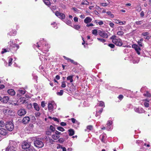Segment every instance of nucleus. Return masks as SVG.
I'll return each instance as SVG.
<instances>
[{"instance_id": "f257e3e1", "label": "nucleus", "mask_w": 151, "mask_h": 151, "mask_svg": "<svg viewBox=\"0 0 151 151\" xmlns=\"http://www.w3.org/2000/svg\"><path fill=\"white\" fill-rule=\"evenodd\" d=\"M20 41L18 39H16L14 40L11 39L8 42L9 47L7 49L3 48L2 49L1 54H3L9 51H16L19 48V46L17 43L19 42Z\"/></svg>"}, {"instance_id": "f03ea898", "label": "nucleus", "mask_w": 151, "mask_h": 151, "mask_svg": "<svg viewBox=\"0 0 151 151\" xmlns=\"http://www.w3.org/2000/svg\"><path fill=\"white\" fill-rule=\"evenodd\" d=\"M110 38L112 40V42L116 45L121 46L122 45L123 43L122 40L116 36H112Z\"/></svg>"}, {"instance_id": "7ed1b4c3", "label": "nucleus", "mask_w": 151, "mask_h": 151, "mask_svg": "<svg viewBox=\"0 0 151 151\" xmlns=\"http://www.w3.org/2000/svg\"><path fill=\"white\" fill-rule=\"evenodd\" d=\"M35 146L38 148H40L44 146L43 142L40 138H36L35 141L34 142Z\"/></svg>"}, {"instance_id": "20e7f679", "label": "nucleus", "mask_w": 151, "mask_h": 151, "mask_svg": "<svg viewBox=\"0 0 151 151\" xmlns=\"http://www.w3.org/2000/svg\"><path fill=\"white\" fill-rule=\"evenodd\" d=\"M6 128V129L9 131H12L14 129V125L12 122H7L5 124Z\"/></svg>"}, {"instance_id": "39448f33", "label": "nucleus", "mask_w": 151, "mask_h": 151, "mask_svg": "<svg viewBox=\"0 0 151 151\" xmlns=\"http://www.w3.org/2000/svg\"><path fill=\"white\" fill-rule=\"evenodd\" d=\"M56 107V104L54 101H50L49 102L48 104V109L50 111H53L54 108Z\"/></svg>"}, {"instance_id": "423d86ee", "label": "nucleus", "mask_w": 151, "mask_h": 151, "mask_svg": "<svg viewBox=\"0 0 151 151\" xmlns=\"http://www.w3.org/2000/svg\"><path fill=\"white\" fill-rule=\"evenodd\" d=\"M30 146V143L27 141L23 142L22 144V147L24 150L27 149Z\"/></svg>"}, {"instance_id": "0eeeda50", "label": "nucleus", "mask_w": 151, "mask_h": 151, "mask_svg": "<svg viewBox=\"0 0 151 151\" xmlns=\"http://www.w3.org/2000/svg\"><path fill=\"white\" fill-rule=\"evenodd\" d=\"M55 15L61 20L64 19L65 18V15L63 13L57 11L55 13Z\"/></svg>"}, {"instance_id": "6e6552de", "label": "nucleus", "mask_w": 151, "mask_h": 151, "mask_svg": "<svg viewBox=\"0 0 151 151\" xmlns=\"http://www.w3.org/2000/svg\"><path fill=\"white\" fill-rule=\"evenodd\" d=\"M27 113L25 109H19L17 112V114L20 116H22L25 115Z\"/></svg>"}, {"instance_id": "1a4fd4ad", "label": "nucleus", "mask_w": 151, "mask_h": 151, "mask_svg": "<svg viewBox=\"0 0 151 151\" xmlns=\"http://www.w3.org/2000/svg\"><path fill=\"white\" fill-rule=\"evenodd\" d=\"M100 139L102 142L106 143V134L103 133L100 136Z\"/></svg>"}, {"instance_id": "9d476101", "label": "nucleus", "mask_w": 151, "mask_h": 151, "mask_svg": "<svg viewBox=\"0 0 151 151\" xmlns=\"http://www.w3.org/2000/svg\"><path fill=\"white\" fill-rule=\"evenodd\" d=\"M9 146H10L12 148H14L16 149V148L17 146V143L15 141H10L9 142Z\"/></svg>"}, {"instance_id": "9b49d317", "label": "nucleus", "mask_w": 151, "mask_h": 151, "mask_svg": "<svg viewBox=\"0 0 151 151\" xmlns=\"http://www.w3.org/2000/svg\"><path fill=\"white\" fill-rule=\"evenodd\" d=\"M42 48L41 49L42 51H45V52H43V53L47 52L49 50V48L50 47V45L48 44H46L44 46L42 45Z\"/></svg>"}, {"instance_id": "f8f14e48", "label": "nucleus", "mask_w": 151, "mask_h": 151, "mask_svg": "<svg viewBox=\"0 0 151 151\" xmlns=\"http://www.w3.org/2000/svg\"><path fill=\"white\" fill-rule=\"evenodd\" d=\"M112 121H111L109 120L107 121L106 124V128L108 130H109L112 129Z\"/></svg>"}, {"instance_id": "ddd939ff", "label": "nucleus", "mask_w": 151, "mask_h": 151, "mask_svg": "<svg viewBox=\"0 0 151 151\" xmlns=\"http://www.w3.org/2000/svg\"><path fill=\"white\" fill-rule=\"evenodd\" d=\"M99 35L104 38H107L108 37V35L104 31H100L99 32Z\"/></svg>"}, {"instance_id": "4468645a", "label": "nucleus", "mask_w": 151, "mask_h": 151, "mask_svg": "<svg viewBox=\"0 0 151 151\" xmlns=\"http://www.w3.org/2000/svg\"><path fill=\"white\" fill-rule=\"evenodd\" d=\"M134 109L136 112L139 114L144 113L145 111L142 108L140 107H135L134 108Z\"/></svg>"}, {"instance_id": "2eb2a0df", "label": "nucleus", "mask_w": 151, "mask_h": 151, "mask_svg": "<svg viewBox=\"0 0 151 151\" xmlns=\"http://www.w3.org/2000/svg\"><path fill=\"white\" fill-rule=\"evenodd\" d=\"M132 47L133 48L135 49L137 53L139 55H140V52L139 51L141 50V49L136 44H134L132 45Z\"/></svg>"}, {"instance_id": "dca6fc26", "label": "nucleus", "mask_w": 151, "mask_h": 151, "mask_svg": "<svg viewBox=\"0 0 151 151\" xmlns=\"http://www.w3.org/2000/svg\"><path fill=\"white\" fill-rule=\"evenodd\" d=\"M17 31L15 29H12L8 33V35L9 36H14L16 35Z\"/></svg>"}, {"instance_id": "f3484780", "label": "nucleus", "mask_w": 151, "mask_h": 151, "mask_svg": "<svg viewBox=\"0 0 151 151\" xmlns=\"http://www.w3.org/2000/svg\"><path fill=\"white\" fill-rule=\"evenodd\" d=\"M30 120V118L28 116H26L23 118L22 121V122L24 124H26L28 123Z\"/></svg>"}, {"instance_id": "a211bd4d", "label": "nucleus", "mask_w": 151, "mask_h": 151, "mask_svg": "<svg viewBox=\"0 0 151 151\" xmlns=\"http://www.w3.org/2000/svg\"><path fill=\"white\" fill-rule=\"evenodd\" d=\"M63 57L65 60H67L68 62L70 61L72 63L74 64V65H77V63L76 62L74 61L73 60L68 58L65 56H64Z\"/></svg>"}, {"instance_id": "6ab92c4d", "label": "nucleus", "mask_w": 151, "mask_h": 151, "mask_svg": "<svg viewBox=\"0 0 151 151\" xmlns=\"http://www.w3.org/2000/svg\"><path fill=\"white\" fill-rule=\"evenodd\" d=\"M7 93L9 95L12 96L14 95L16 93L15 91L13 89H9L8 90Z\"/></svg>"}, {"instance_id": "aec40b11", "label": "nucleus", "mask_w": 151, "mask_h": 151, "mask_svg": "<svg viewBox=\"0 0 151 151\" xmlns=\"http://www.w3.org/2000/svg\"><path fill=\"white\" fill-rule=\"evenodd\" d=\"M6 130L2 128H0V134L3 135H5L7 133Z\"/></svg>"}, {"instance_id": "412c9836", "label": "nucleus", "mask_w": 151, "mask_h": 151, "mask_svg": "<svg viewBox=\"0 0 151 151\" xmlns=\"http://www.w3.org/2000/svg\"><path fill=\"white\" fill-rule=\"evenodd\" d=\"M39 54H40V55H39L40 56V59L41 61H44L45 62L47 61V59L46 58H45V55L41 54V53H39Z\"/></svg>"}, {"instance_id": "4be33fe9", "label": "nucleus", "mask_w": 151, "mask_h": 151, "mask_svg": "<svg viewBox=\"0 0 151 151\" xmlns=\"http://www.w3.org/2000/svg\"><path fill=\"white\" fill-rule=\"evenodd\" d=\"M3 103H6L9 100V98L7 96H4L2 99Z\"/></svg>"}, {"instance_id": "5701e85b", "label": "nucleus", "mask_w": 151, "mask_h": 151, "mask_svg": "<svg viewBox=\"0 0 151 151\" xmlns=\"http://www.w3.org/2000/svg\"><path fill=\"white\" fill-rule=\"evenodd\" d=\"M33 106L35 109L37 111L40 110V107L38 104L36 103L33 104Z\"/></svg>"}, {"instance_id": "b1692460", "label": "nucleus", "mask_w": 151, "mask_h": 151, "mask_svg": "<svg viewBox=\"0 0 151 151\" xmlns=\"http://www.w3.org/2000/svg\"><path fill=\"white\" fill-rule=\"evenodd\" d=\"M92 19L90 17H86L84 20V22L86 24H87L91 22Z\"/></svg>"}, {"instance_id": "393cba45", "label": "nucleus", "mask_w": 151, "mask_h": 151, "mask_svg": "<svg viewBox=\"0 0 151 151\" xmlns=\"http://www.w3.org/2000/svg\"><path fill=\"white\" fill-rule=\"evenodd\" d=\"M132 61L134 63H138L139 61V58H133Z\"/></svg>"}, {"instance_id": "a878e982", "label": "nucleus", "mask_w": 151, "mask_h": 151, "mask_svg": "<svg viewBox=\"0 0 151 151\" xmlns=\"http://www.w3.org/2000/svg\"><path fill=\"white\" fill-rule=\"evenodd\" d=\"M16 149L14 148L11 147L10 146H8L6 148V151H16Z\"/></svg>"}, {"instance_id": "bb28decb", "label": "nucleus", "mask_w": 151, "mask_h": 151, "mask_svg": "<svg viewBox=\"0 0 151 151\" xmlns=\"http://www.w3.org/2000/svg\"><path fill=\"white\" fill-rule=\"evenodd\" d=\"M68 134L69 136H71L73 135L74 134V131L72 129H70L68 130Z\"/></svg>"}, {"instance_id": "cd10ccee", "label": "nucleus", "mask_w": 151, "mask_h": 151, "mask_svg": "<svg viewBox=\"0 0 151 151\" xmlns=\"http://www.w3.org/2000/svg\"><path fill=\"white\" fill-rule=\"evenodd\" d=\"M8 66H10L12 64V62L13 60V58L11 57H9L8 58Z\"/></svg>"}, {"instance_id": "c85d7f7f", "label": "nucleus", "mask_w": 151, "mask_h": 151, "mask_svg": "<svg viewBox=\"0 0 151 151\" xmlns=\"http://www.w3.org/2000/svg\"><path fill=\"white\" fill-rule=\"evenodd\" d=\"M73 76H69L67 77V79L68 81H69L70 83H72L73 81Z\"/></svg>"}, {"instance_id": "c756f323", "label": "nucleus", "mask_w": 151, "mask_h": 151, "mask_svg": "<svg viewBox=\"0 0 151 151\" xmlns=\"http://www.w3.org/2000/svg\"><path fill=\"white\" fill-rule=\"evenodd\" d=\"M52 137L53 139L54 140H57L59 139L60 137L59 135H57L55 133V134H52Z\"/></svg>"}, {"instance_id": "7c9ffc66", "label": "nucleus", "mask_w": 151, "mask_h": 151, "mask_svg": "<svg viewBox=\"0 0 151 151\" xmlns=\"http://www.w3.org/2000/svg\"><path fill=\"white\" fill-rule=\"evenodd\" d=\"M71 119L72 121V122L73 123L76 124L78 125H79V122L77 120H76L75 119L72 118H71Z\"/></svg>"}, {"instance_id": "2f4dec72", "label": "nucleus", "mask_w": 151, "mask_h": 151, "mask_svg": "<svg viewBox=\"0 0 151 151\" xmlns=\"http://www.w3.org/2000/svg\"><path fill=\"white\" fill-rule=\"evenodd\" d=\"M93 129V126L92 125H89L87 127L86 129L85 130L86 131H89Z\"/></svg>"}, {"instance_id": "473e14b6", "label": "nucleus", "mask_w": 151, "mask_h": 151, "mask_svg": "<svg viewBox=\"0 0 151 151\" xmlns=\"http://www.w3.org/2000/svg\"><path fill=\"white\" fill-rule=\"evenodd\" d=\"M72 27L77 30H78L80 28V26L77 24H75L73 26H72Z\"/></svg>"}, {"instance_id": "72a5a7b5", "label": "nucleus", "mask_w": 151, "mask_h": 151, "mask_svg": "<svg viewBox=\"0 0 151 151\" xmlns=\"http://www.w3.org/2000/svg\"><path fill=\"white\" fill-rule=\"evenodd\" d=\"M97 105L102 107H104L105 106L104 102L102 101L99 102V103L97 104Z\"/></svg>"}, {"instance_id": "f704fd0d", "label": "nucleus", "mask_w": 151, "mask_h": 151, "mask_svg": "<svg viewBox=\"0 0 151 151\" xmlns=\"http://www.w3.org/2000/svg\"><path fill=\"white\" fill-rule=\"evenodd\" d=\"M43 2L46 5L48 6L50 5V2L48 0H44Z\"/></svg>"}, {"instance_id": "c9c22d12", "label": "nucleus", "mask_w": 151, "mask_h": 151, "mask_svg": "<svg viewBox=\"0 0 151 151\" xmlns=\"http://www.w3.org/2000/svg\"><path fill=\"white\" fill-rule=\"evenodd\" d=\"M95 22L97 24H98L99 25H102L104 23L102 21H100L99 22H98L97 20H95Z\"/></svg>"}, {"instance_id": "e433bc0d", "label": "nucleus", "mask_w": 151, "mask_h": 151, "mask_svg": "<svg viewBox=\"0 0 151 151\" xmlns=\"http://www.w3.org/2000/svg\"><path fill=\"white\" fill-rule=\"evenodd\" d=\"M27 151H35V149L33 147L30 146V147L27 149Z\"/></svg>"}, {"instance_id": "4c0bfd02", "label": "nucleus", "mask_w": 151, "mask_h": 151, "mask_svg": "<svg viewBox=\"0 0 151 151\" xmlns=\"http://www.w3.org/2000/svg\"><path fill=\"white\" fill-rule=\"evenodd\" d=\"M65 22L68 25L72 27L71 26V22L70 20H68Z\"/></svg>"}, {"instance_id": "58836bf2", "label": "nucleus", "mask_w": 151, "mask_h": 151, "mask_svg": "<svg viewBox=\"0 0 151 151\" xmlns=\"http://www.w3.org/2000/svg\"><path fill=\"white\" fill-rule=\"evenodd\" d=\"M92 33L93 34L96 35L97 34V29H94L92 30Z\"/></svg>"}, {"instance_id": "ea45409f", "label": "nucleus", "mask_w": 151, "mask_h": 151, "mask_svg": "<svg viewBox=\"0 0 151 151\" xmlns=\"http://www.w3.org/2000/svg\"><path fill=\"white\" fill-rule=\"evenodd\" d=\"M143 41V39H140L138 42V44L139 45L140 47H142V42Z\"/></svg>"}, {"instance_id": "a19ab883", "label": "nucleus", "mask_w": 151, "mask_h": 151, "mask_svg": "<svg viewBox=\"0 0 151 151\" xmlns=\"http://www.w3.org/2000/svg\"><path fill=\"white\" fill-rule=\"evenodd\" d=\"M97 39L99 41H100L103 43H104L106 42V40L103 38H97Z\"/></svg>"}, {"instance_id": "79ce46f5", "label": "nucleus", "mask_w": 151, "mask_h": 151, "mask_svg": "<svg viewBox=\"0 0 151 151\" xmlns=\"http://www.w3.org/2000/svg\"><path fill=\"white\" fill-rule=\"evenodd\" d=\"M57 129L58 130L61 132H63L65 130L63 128L60 127H58Z\"/></svg>"}, {"instance_id": "37998d69", "label": "nucleus", "mask_w": 151, "mask_h": 151, "mask_svg": "<svg viewBox=\"0 0 151 151\" xmlns=\"http://www.w3.org/2000/svg\"><path fill=\"white\" fill-rule=\"evenodd\" d=\"M5 124L3 121H0V127H3L5 126Z\"/></svg>"}, {"instance_id": "c03bdc74", "label": "nucleus", "mask_w": 151, "mask_h": 151, "mask_svg": "<svg viewBox=\"0 0 151 151\" xmlns=\"http://www.w3.org/2000/svg\"><path fill=\"white\" fill-rule=\"evenodd\" d=\"M40 42H38L37 43V45H36V47L38 48L39 49H40L41 48H39L41 46V45L40 44Z\"/></svg>"}, {"instance_id": "a18cd8bd", "label": "nucleus", "mask_w": 151, "mask_h": 151, "mask_svg": "<svg viewBox=\"0 0 151 151\" xmlns=\"http://www.w3.org/2000/svg\"><path fill=\"white\" fill-rule=\"evenodd\" d=\"M50 129L52 132H54L55 130V128L52 125L50 126Z\"/></svg>"}, {"instance_id": "49530a36", "label": "nucleus", "mask_w": 151, "mask_h": 151, "mask_svg": "<svg viewBox=\"0 0 151 151\" xmlns=\"http://www.w3.org/2000/svg\"><path fill=\"white\" fill-rule=\"evenodd\" d=\"M35 116L36 117H39L41 115V114L40 112H37L35 113Z\"/></svg>"}, {"instance_id": "de8ad7c7", "label": "nucleus", "mask_w": 151, "mask_h": 151, "mask_svg": "<svg viewBox=\"0 0 151 151\" xmlns=\"http://www.w3.org/2000/svg\"><path fill=\"white\" fill-rule=\"evenodd\" d=\"M117 34L119 35L122 36L124 34V32L123 31H119L117 32Z\"/></svg>"}, {"instance_id": "09e8293b", "label": "nucleus", "mask_w": 151, "mask_h": 151, "mask_svg": "<svg viewBox=\"0 0 151 151\" xmlns=\"http://www.w3.org/2000/svg\"><path fill=\"white\" fill-rule=\"evenodd\" d=\"M63 90H61L59 92L57 93V94L58 95L61 96L63 95Z\"/></svg>"}, {"instance_id": "8fccbe9b", "label": "nucleus", "mask_w": 151, "mask_h": 151, "mask_svg": "<svg viewBox=\"0 0 151 151\" xmlns=\"http://www.w3.org/2000/svg\"><path fill=\"white\" fill-rule=\"evenodd\" d=\"M61 86L62 88H65L66 87V85L64 81L62 82Z\"/></svg>"}, {"instance_id": "3c124183", "label": "nucleus", "mask_w": 151, "mask_h": 151, "mask_svg": "<svg viewBox=\"0 0 151 151\" xmlns=\"http://www.w3.org/2000/svg\"><path fill=\"white\" fill-rule=\"evenodd\" d=\"M51 25H54V26H53V27L54 28H57V27L56 26L57 25V24L55 22H54L53 23H52L51 24Z\"/></svg>"}, {"instance_id": "603ef678", "label": "nucleus", "mask_w": 151, "mask_h": 151, "mask_svg": "<svg viewBox=\"0 0 151 151\" xmlns=\"http://www.w3.org/2000/svg\"><path fill=\"white\" fill-rule=\"evenodd\" d=\"M19 92L22 94H24L25 93V91L24 90H19Z\"/></svg>"}, {"instance_id": "864d4df0", "label": "nucleus", "mask_w": 151, "mask_h": 151, "mask_svg": "<svg viewBox=\"0 0 151 151\" xmlns=\"http://www.w3.org/2000/svg\"><path fill=\"white\" fill-rule=\"evenodd\" d=\"M109 25L111 27L114 28V24L112 22H110L109 23Z\"/></svg>"}, {"instance_id": "5fc2aeb1", "label": "nucleus", "mask_w": 151, "mask_h": 151, "mask_svg": "<svg viewBox=\"0 0 151 151\" xmlns=\"http://www.w3.org/2000/svg\"><path fill=\"white\" fill-rule=\"evenodd\" d=\"M108 46L111 48H114V45L112 44H109Z\"/></svg>"}, {"instance_id": "6e6d98bb", "label": "nucleus", "mask_w": 151, "mask_h": 151, "mask_svg": "<svg viewBox=\"0 0 151 151\" xmlns=\"http://www.w3.org/2000/svg\"><path fill=\"white\" fill-rule=\"evenodd\" d=\"M101 4L103 6H106L108 5L106 3H101Z\"/></svg>"}, {"instance_id": "4d7b16f0", "label": "nucleus", "mask_w": 151, "mask_h": 151, "mask_svg": "<svg viewBox=\"0 0 151 151\" xmlns=\"http://www.w3.org/2000/svg\"><path fill=\"white\" fill-rule=\"evenodd\" d=\"M119 99L120 100H121L123 98V96L122 95H120L118 97Z\"/></svg>"}, {"instance_id": "13d9d810", "label": "nucleus", "mask_w": 151, "mask_h": 151, "mask_svg": "<svg viewBox=\"0 0 151 151\" xmlns=\"http://www.w3.org/2000/svg\"><path fill=\"white\" fill-rule=\"evenodd\" d=\"M103 109L102 108L100 109L99 111L98 110V112L99 114H100L103 111Z\"/></svg>"}, {"instance_id": "bf43d9fd", "label": "nucleus", "mask_w": 151, "mask_h": 151, "mask_svg": "<svg viewBox=\"0 0 151 151\" xmlns=\"http://www.w3.org/2000/svg\"><path fill=\"white\" fill-rule=\"evenodd\" d=\"M145 96L148 97H150L151 96V94L148 92H147L145 94Z\"/></svg>"}, {"instance_id": "052dcab7", "label": "nucleus", "mask_w": 151, "mask_h": 151, "mask_svg": "<svg viewBox=\"0 0 151 151\" xmlns=\"http://www.w3.org/2000/svg\"><path fill=\"white\" fill-rule=\"evenodd\" d=\"M10 104L13 105L14 106H17L18 105V104H17V103H14L13 102H10Z\"/></svg>"}, {"instance_id": "680f3d73", "label": "nucleus", "mask_w": 151, "mask_h": 151, "mask_svg": "<svg viewBox=\"0 0 151 151\" xmlns=\"http://www.w3.org/2000/svg\"><path fill=\"white\" fill-rule=\"evenodd\" d=\"M144 106L146 107H149V104L147 102H145L144 103Z\"/></svg>"}, {"instance_id": "e2e57ef3", "label": "nucleus", "mask_w": 151, "mask_h": 151, "mask_svg": "<svg viewBox=\"0 0 151 151\" xmlns=\"http://www.w3.org/2000/svg\"><path fill=\"white\" fill-rule=\"evenodd\" d=\"M126 22L124 21V22H121L120 21L119 24L120 25H123V24H125Z\"/></svg>"}, {"instance_id": "0e129e2a", "label": "nucleus", "mask_w": 151, "mask_h": 151, "mask_svg": "<svg viewBox=\"0 0 151 151\" xmlns=\"http://www.w3.org/2000/svg\"><path fill=\"white\" fill-rule=\"evenodd\" d=\"M41 105L42 107H44L45 106V103L44 101H42V102Z\"/></svg>"}, {"instance_id": "69168bd1", "label": "nucleus", "mask_w": 151, "mask_h": 151, "mask_svg": "<svg viewBox=\"0 0 151 151\" xmlns=\"http://www.w3.org/2000/svg\"><path fill=\"white\" fill-rule=\"evenodd\" d=\"M148 34L149 33L148 32H143L142 34V35L144 36H145L148 35Z\"/></svg>"}, {"instance_id": "338daca9", "label": "nucleus", "mask_w": 151, "mask_h": 151, "mask_svg": "<svg viewBox=\"0 0 151 151\" xmlns=\"http://www.w3.org/2000/svg\"><path fill=\"white\" fill-rule=\"evenodd\" d=\"M72 9L75 12H77L78 11V10L77 8L75 7H73Z\"/></svg>"}, {"instance_id": "774afa93", "label": "nucleus", "mask_w": 151, "mask_h": 151, "mask_svg": "<svg viewBox=\"0 0 151 151\" xmlns=\"http://www.w3.org/2000/svg\"><path fill=\"white\" fill-rule=\"evenodd\" d=\"M5 87V86L3 84H0V89H2L4 88Z\"/></svg>"}]
</instances>
